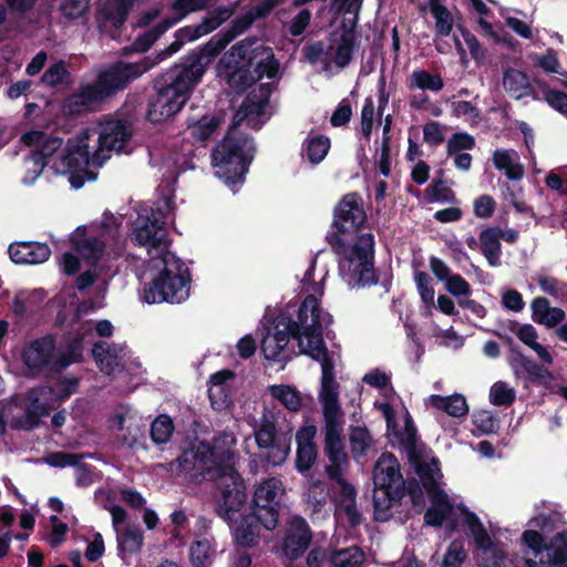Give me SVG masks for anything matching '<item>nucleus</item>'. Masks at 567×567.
Here are the masks:
<instances>
[{"instance_id": "22", "label": "nucleus", "mask_w": 567, "mask_h": 567, "mask_svg": "<svg viewBox=\"0 0 567 567\" xmlns=\"http://www.w3.org/2000/svg\"><path fill=\"white\" fill-rule=\"evenodd\" d=\"M132 136V124L127 120L112 118L101 125L99 144L102 150L121 153Z\"/></svg>"}, {"instance_id": "34", "label": "nucleus", "mask_w": 567, "mask_h": 567, "mask_svg": "<svg viewBox=\"0 0 567 567\" xmlns=\"http://www.w3.org/2000/svg\"><path fill=\"white\" fill-rule=\"evenodd\" d=\"M70 240L73 249L85 260H99L104 251V243L97 237H87L85 227H78Z\"/></svg>"}, {"instance_id": "58", "label": "nucleus", "mask_w": 567, "mask_h": 567, "mask_svg": "<svg viewBox=\"0 0 567 567\" xmlns=\"http://www.w3.org/2000/svg\"><path fill=\"white\" fill-rule=\"evenodd\" d=\"M475 147V138L466 132H456L452 134L446 144V153L452 156L461 151L473 150Z\"/></svg>"}, {"instance_id": "13", "label": "nucleus", "mask_w": 567, "mask_h": 567, "mask_svg": "<svg viewBox=\"0 0 567 567\" xmlns=\"http://www.w3.org/2000/svg\"><path fill=\"white\" fill-rule=\"evenodd\" d=\"M254 435L257 446L260 450H268L266 458L270 464L277 466L286 461L290 452V437L277 435V426L272 415H262Z\"/></svg>"}, {"instance_id": "47", "label": "nucleus", "mask_w": 567, "mask_h": 567, "mask_svg": "<svg viewBox=\"0 0 567 567\" xmlns=\"http://www.w3.org/2000/svg\"><path fill=\"white\" fill-rule=\"evenodd\" d=\"M267 106L268 105L261 103L260 101L255 100L254 92H249L234 115V125H238L251 116L264 115Z\"/></svg>"}, {"instance_id": "62", "label": "nucleus", "mask_w": 567, "mask_h": 567, "mask_svg": "<svg viewBox=\"0 0 567 567\" xmlns=\"http://www.w3.org/2000/svg\"><path fill=\"white\" fill-rule=\"evenodd\" d=\"M466 558L463 544L456 540L452 542L444 555L442 567H462Z\"/></svg>"}, {"instance_id": "12", "label": "nucleus", "mask_w": 567, "mask_h": 567, "mask_svg": "<svg viewBox=\"0 0 567 567\" xmlns=\"http://www.w3.org/2000/svg\"><path fill=\"white\" fill-rule=\"evenodd\" d=\"M247 42L240 41L220 59L219 64L225 69L228 86L237 94L245 93L256 83L252 69L248 63Z\"/></svg>"}, {"instance_id": "40", "label": "nucleus", "mask_w": 567, "mask_h": 567, "mask_svg": "<svg viewBox=\"0 0 567 567\" xmlns=\"http://www.w3.org/2000/svg\"><path fill=\"white\" fill-rule=\"evenodd\" d=\"M365 560V554L359 546L333 550L329 561L333 567H361Z\"/></svg>"}, {"instance_id": "24", "label": "nucleus", "mask_w": 567, "mask_h": 567, "mask_svg": "<svg viewBox=\"0 0 567 567\" xmlns=\"http://www.w3.org/2000/svg\"><path fill=\"white\" fill-rule=\"evenodd\" d=\"M91 329L81 328L74 333L65 334V346L58 351L54 357L53 373H61L73 363L82 362L83 360V343L86 333Z\"/></svg>"}, {"instance_id": "2", "label": "nucleus", "mask_w": 567, "mask_h": 567, "mask_svg": "<svg viewBox=\"0 0 567 567\" xmlns=\"http://www.w3.org/2000/svg\"><path fill=\"white\" fill-rule=\"evenodd\" d=\"M373 507L375 519L384 522L390 509L408 493L413 507L420 513L425 506V498L416 478L406 483L400 471V464L392 453H382L373 468Z\"/></svg>"}, {"instance_id": "41", "label": "nucleus", "mask_w": 567, "mask_h": 567, "mask_svg": "<svg viewBox=\"0 0 567 567\" xmlns=\"http://www.w3.org/2000/svg\"><path fill=\"white\" fill-rule=\"evenodd\" d=\"M130 11L128 0H106L102 8L101 14L115 29L123 27Z\"/></svg>"}, {"instance_id": "14", "label": "nucleus", "mask_w": 567, "mask_h": 567, "mask_svg": "<svg viewBox=\"0 0 567 567\" xmlns=\"http://www.w3.org/2000/svg\"><path fill=\"white\" fill-rule=\"evenodd\" d=\"M296 312L297 318L293 319L289 312L281 311L278 315L276 327L278 329L280 326H282L286 329H289L292 339L300 341L302 344L301 331L306 330V327H309L310 323H315V321L322 323V308L320 306L319 299L313 293H311L303 299Z\"/></svg>"}, {"instance_id": "33", "label": "nucleus", "mask_w": 567, "mask_h": 567, "mask_svg": "<svg viewBox=\"0 0 567 567\" xmlns=\"http://www.w3.org/2000/svg\"><path fill=\"white\" fill-rule=\"evenodd\" d=\"M481 251L492 267L501 265L502 255V228L498 226L487 227L480 233Z\"/></svg>"}, {"instance_id": "5", "label": "nucleus", "mask_w": 567, "mask_h": 567, "mask_svg": "<svg viewBox=\"0 0 567 567\" xmlns=\"http://www.w3.org/2000/svg\"><path fill=\"white\" fill-rule=\"evenodd\" d=\"M254 138L246 133H230L212 151L216 176L228 186L241 185L254 158Z\"/></svg>"}, {"instance_id": "15", "label": "nucleus", "mask_w": 567, "mask_h": 567, "mask_svg": "<svg viewBox=\"0 0 567 567\" xmlns=\"http://www.w3.org/2000/svg\"><path fill=\"white\" fill-rule=\"evenodd\" d=\"M224 50L218 37L213 35L206 43L189 51L175 63L197 83L200 82L207 65Z\"/></svg>"}, {"instance_id": "51", "label": "nucleus", "mask_w": 567, "mask_h": 567, "mask_svg": "<svg viewBox=\"0 0 567 567\" xmlns=\"http://www.w3.org/2000/svg\"><path fill=\"white\" fill-rule=\"evenodd\" d=\"M234 377V372L230 370H220L216 373H213L209 378V382L212 383V388L208 390L209 399L212 406L215 410H223L227 406L226 400H218L215 395L214 386L217 388V391L221 393L224 391V384L227 380L231 379Z\"/></svg>"}, {"instance_id": "55", "label": "nucleus", "mask_w": 567, "mask_h": 567, "mask_svg": "<svg viewBox=\"0 0 567 567\" xmlns=\"http://www.w3.org/2000/svg\"><path fill=\"white\" fill-rule=\"evenodd\" d=\"M213 555V547L208 539L195 540L189 547V558L194 567H205Z\"/></svg>"}, {"instance_id": "31", "label": "nucleus", "mask_w": 567, "mask_h": 567, "mask_svg": "<svg viewBox=\"0 0 567 567\" xmlns=\"http://www.w3.org/2000/svg\"><path fill=\"white\" fill-rule=\"evenodd\" d=\"M223 117L217 114H204L198 120H193L187 124V132L194 143L206 145L216 134L223 123Z\"/></svg>"}, {"instance_id": "3", "label": "nucleus", "mask_w": 567, "mask_h": 567, "mask_svg": "<svg viewBox=\"0 0 567 567\" xmlns=\"http://www.w3.org/2000/svg\"><path fill=\"white\" fill-rule=\"evenodd\" d=\"M235 445L234 433L223 431L212 442L200 441L193 449L183 451L176 458L177 470L195 482L237 471L234 466Z\"/></svg>"}, {"instance_id": "27", "label": "nucleus", "mask_w": 567, "mask_h": 567, "mask_svg": "<svg viewBox=\"0 0 567 567\" xmlns=\"http://www.w3.org/2000/svg\"><path fill=\"white\" fill-rule=\"evenodd\" d=\"M301 339L302 346L300 341H297L300 353L320 362L324 360V358H332L322 337L321 322L315 321V323H310L309 327H306V330L301 331Z\"/></svg>"}, {"instance_id": "48", "label": "nucleus", "mask_w": 567, "mask_h": 567, "mask_svg": "<svg viewBox=\"0 0 567 567\" xmlns=\"http://www.w3.org/2000/svg\"><path fill=\"white\" fill-rule=\"evenodd\" d=\"M306 155L311 164L321 163L330 150V140L324 135H317L305 142Z\"/></svg>"}, {"instance_id": "6", "label": "nucleus", "mask_w": 567, "mask_h": 567, "mask_svg": "<svg viewBox=\"0 0 567 567\" xmlns=\"http://www.w3.org/2000/svg\"><path fill=\"white\" fill-rule=\"evenodd\" d=\"M374 247L372 233L359 235L349 248L344 244V252L339 255L343 256L339 269L350 287H371L379 282L374 267Z\"/></svg>"}, {"instance_id": "4", "label": "nucleus", "mask_w": 567, "mask_h": 567, "mask_svg": "<svg viewBox=\"0 0 567 567\" xmlns=\"http://www.w3.org/2000/svg\"><path fill=\"white\" fill-rule=\"evenodd\" d=\"M197 84L176 64L158 74L146 95V120L155 124L174 117L187 104Z\"/></svg>"}, {"instance_id": "61", "label": "nucleus", "mask_w": 567, "mask_h": 567, "mask_svg": "<svg viewBox=\"0 0 567 567\" xmlns=\"http://www.w3.org/2000/svg\"><path fill=\"white\" fill-rule=\"evenodd\" d=\"M415 284L422 301L426 305H434V288L432 287V278L427 272L417 271L415 274Z\"/></svg>"}, {"instance_id": "38", "label": "nucleus", "mask_w": 567, "mask_h": 567, "mask_svg": "<svg viewBox=\"0 0 567 567\" xmlns=\"http://www.w3.org/2000/svg\"><path fill=\"white\" fill-rule=\"evenodd\" d=\"M337 484L340 486L341 501L339 506L348 517L349 524L355 527L361 523V514L357 508V489L347 481Z\"/></svg>"}, {"instance_id": "29", "label": "nucleus", "mask_w": 567, "mask_h": 567, "mask_svg": "<svg viewBox=\"0 0 567 567\" xmlns=\"http://www.w3.org/2000/svg\"><path fill=\"white\" fill-rule=\"evenodd\" d=\"M357 24L358 16L355 14H353L352 19L344 18L342 21L343 32L340 35L333 56L336 65L341 69L346 68L352 60L355 47V37L353 30Z\"/></svg>"}, {"instance_id": "23", "label": "nucleus", "mask_w": 567, "mask_h": 567, "mask_svg": "<svg viewBox=\"0 0 567 567\" xmlns=\"http://www.w3.org/2000/svg\"><path fill=\"white\" fill-rule=\"evenodd\" d=\"M235 546L243 548H256L261 539L264 523L252 513L240 514L236 523L229 526Z\"/></svg>"}, {"instance_id": "42", "label": "nucleus", "mask_w": 567, "mask_h": 567, "mask_svg": "<svg viewBox=\"0 0 567 567\" xmlns=\"http://www.w3.org/2000/svg\"><path fill=\"white\" fill-rule=\"evenodd\" d=\"M444 82L440 74H432L426 70L417 69L409 78L408 87L422 91L439 92L443 89Z\"/></svg>"}, {"instance_id": "32", "label": "nucleus", "mask_w": 567, "mask_h": 567, "mask_svg": "<svg viewBox=\"0 0 567 567\" xmlns=\"http://www.w3.org/2000/svg\"><path fill=\"white\" fill-rule=\"evenodd\" d=\"M508 329L516 334L519 341L534 350L543 362L547 364L553 363L554 359L550 352L543 344L537 342L538 334L533 324H519L517 321L511 320L508 322Z\"/></svg>"}, {"instance_id": "36", "label": "nucleus", "mask_w": 567, "mask_h": 567, "mask_svg": "<svg viewBox=\"0 0 567 567\" xmlns=\"http://www.w3.org/2000/svg\"><path fill=\"white\" fill-rule=\"evenodd\" d=\"M430 499L431 506L424 513V523L432 527H441L444 520L452 515L453 505L446 493L430 497Z\"/></svg>"}, {"instance_id": "8", "label": "nucleus", "mask_w": 567, "mask_h": 567, "mask_svg": "<svg viewBox=\"0 0 567 567\" xmlns=\"http://www.w3.org/2000/svg\"><path fill=\"white\" fill-rule=\"evenodd\" d=\"M210 481L216 483L217 488L215 513L231 526L239 518L248 499L245 481L238 471L223 473Z\"/></svg>"}, {"instance_id": "52", "label": "nucleus", "mask_w": 567, "mask_h": 567, "mask_svg": "<svg viewBox=\"0 0 567 567\" xmlns=\"http://www.w3.org/2000/svg\"><path fill=\"white\" fill-rule=\"evenodd\" d=\"M537 284L542 291L558 299L567 301V282L555 277L539 276Z\"/></svg>"}, {"instance_id": "59", "label": "nucleus", "mask_w": 567, "mask_h": 567, "mask_svg": "<svg viewBox=\"0 0 567 567\" xmlns=\"http://www.w3.org/2000/svg\"><path fill=\"white\" fill-rule=\"evenodd\" d=\"M522 545L528 548L534 556H538L544 550H548V545L544 536L534 529H526L522 534Z\"/></svg>"}, {"instance_id": "43", "label": "nucleus", "mask_w": 567, "mask_h": 567, "mask_svg": "<svg viewBox=\"0 0 567 567\" xmlns=\"http://www.w3.org/2000/svg\"><path fill=\"white\" fill-rule=\"evenodd\" d=\"M441 1L442 0H429V7L435 19L436 34L439 37H449L453 30V17Z\"/></svg>"}, {"instance_id": "44", "label": "nucleus", "mask_w": 567, "mask_h": 567, "mask_svg": "<svg viewBox=\"0 0 567 567\" xmlns=\"http://www.w3.org/2000/svg\"><path fill=\"white\" fill-rule=\"evenodd\" d=\"M175 425L172 417L167 414H159L151 424V440L156 445L166 444L171 441Z\"/></svg>"}, {"instance_id": "63", "label": "nucleus", "mask_w": 567, "mask_h": 567, "mask_svg": "<svg viewBox=\"0 0 567 567\" xmlns=\"http://www.w3.org/2000/svg\"><path fill=\"white\" fill-rule=\"evenodd\" d=\"M89 3L90 0H62L60 11L66 19L75 20L87 11Z\"/></svg>"}, {"instance_id": "17", "label": "nucleus", "mask_w": 567, "mask_h": 567, "mask_svg": "<svg viewBox=\"0 0 567 567\" xmlns=\"http://www.w3.org/2000/svg\"><path fill=\"white\" fill-rule=\"evenodd\" d=\"M56 350V338L48 333L31 341L22 353L23 363L34 374L43 372L53 373L54 352Z\"/></svg>"}, {"instance_id": "45", "label": "nucleus", "mask_w": 567, "mask_h": 567, "mask_svg": "<svg viewBox=\"0 0 567 567\" xmlns=\"http://www.w3.org/2000/svg\"><path fill=\"white\" fill-rule=\"evenodd\" d=\"M349 441L354 457L365 455L374 442L370 431L360 425L350 427Z\"/></svg>"}, {"instance_id": "21", "label": "nucleus", "mask_w": 567, "mask_h": 567, "mask_svg": "<svg viewBox=\"0 0 567 567\" xmlns=\"http://www.w3.org/2000/svg\"><path fill=\"white\" fill-rule=\"evenodd\" d=\"M499 339H503L508 344L511 355L508 357V364L513 369L517 378L520 377L522 372L527 374V379L530 382H539L549 375V371L538 364L535 360L526 357L519 346L514 343V340L509 336L497 333Z\"/></svg>"}, {"instance_id": "54", "label": "nucleus", "mask_w": 567, "mask_h": 567, "mask_svg": "<svg viewBox=\"0 0 567 567\" xmlns=\"http://www.w3.org/2000/svg\"><path fill=\"white\" fill-rule=\"evenodd\" d=\"M70 72L63 61L50 65L41 76V82L50 87H55L68 81Z\"/></svg>"}, {"instance_id": "19", "label": "nucleus", "mask_w": 567, "mask_h": 567, "mask_svg": "<svg viewBox=\"0 0 567 567\" xmlns=\"http://www.w3.org/2000/svg\"><path fill=\"white\" fill-rule=\"evenodd\" d=\"M312 540V532L302 516H293L287 525L282 553L291 560L301 557Z\"/></svg>"}, {"instance_id": "30", "label": "nucleus", "mask_w": 567, "mask_h": 567, "mask_svg": "<svg viewBox=\"0 0 567 567\" xmlns=\"http://www.w3.org/2000/svg\"><path fill=\"white\" fill-rule=\"evenodd\" d=\"M324 426V451L330 462L334 460H348L342 444V419H326Z\"/></svg>"}, {"instance_id": "56", "label": "nucleus", "mask_w": 567, "mask_h": 567, "mask_svg": "<svg viewBox=\"0 0 567 567\" xmlns=\"http://www.w3.org/2000/svg\"><path fill=\"white\" fill-rule=\"evenodd\" d=\"M491 402L496 406H509L515 401V390L506 382H495L489 392Z\"/></svg>"}, {"instance_id": "39", "label": "nucleus", "mask_w": 567, "mask_h": 567, "mask_svg": "<svg viewBox=\"0 0 567 567\" xmlns=\"http://www.w3.org/2000/svg\"><path fill=\"white\" fill-rule=\"evenodd\" d=\"M431 402L434 408L444 411L447 415L453 417H462L468 412L466 400L461 394H453L449 396L433 394L431 395Z\"/></svg>"}, {"instance_id": "18", "label": "nucleus", "mask_w": 567, "mask_h": 567, "mask_svg": "<svg viewBox=\"0 0 567 567\" xmlns=\"http://www.w3.org/2000/svg\"><path fill=\"white\" fill-rule=\"evenodd\" d=\"M247 42L248 63L252 69L255 81L261 80L264 76L268 79L276 78L279 71V61L270 47L259 43L255 37L244 40Z\"/></svg>"}, {"instance_id": "1", "label": "nucleus", "mask_w": 567, "mask_h": 567, "mask_svg": "<svg viewBox=\"0 0 567 567\" xmlns=\"http://www.w3.org/2000/svg\"><path fill=\"white\" fill-rule=\"evenodd\" d=\"M165 221L152 210L150 216L138 217L134 227V240L141 247L158 251L152 257V279L144 284L143 300L153 303H182L189 297L192 276L185 262L167 248Z\"/></svg>"}, {"instance_id": "46", "label": "nucleus", "mask_w": 567, "mask_h": 567, "mask_svg": "<svg viewBox=\"0 0 567 567\" xmlns=\"http://www.w3.org/2000/svg\"><path fill=\"white\" fill-rule=\"evenodd\" d=\"M269 392L274 399L280 401V403L289 411L296 412L301 408V398L299 392L290 385H271L269 388Z\"/></svg>"}, {"instance_id": "20", "label": "nucleus", "mask_w": 567, "mask_h": 567, "mask_svg": "<svg viewBox=\"0 0 567 567\" xmlns=\"http://www.w3.org/2000/svg\"><path fill=\"white\" fill-rule=\"evenodd\" d=\"M384 416L386 421L388 434L398 439L400 445L408 451L409 461L415 463L419 461V452L416 451L417 430L412 416L406 413L404 417V430H400L395 421L392 408L384 404Z\"/></svg>"}, {"instance_id": "60", "label": "nucleus", "mask_w": 567, "mask_h": 567, "mask_svg": "<svg viewBox=\"0 0 567 567\" xmlns=\"http://www.w3.org/2000/svg\"><path fill=\"white\" fill-rule=\"evenodd\" d=\"M473 424L483 434H493L499 429L498 420L489 411L475 412L473 414Z\"/></svg>"}, {"instance_id": "37", "label": "nucleus", "mask_w": 567, "mask_h": 567, "mask_svg": "<svg viewBox=\"0 0 567 567\" xmlns=\"http://www.w3.org/2000/svg\"><path fill=\"white\" fill-rule=\"evenodd\" d=\"M462 513L463 523L468 527L476 547L483 551L489 550L494 544L480 517L466 507L462 509Z\"/></svg>"}, {"instance_id": "26", "label": "nucleus", "mask_w": 567, "mask_h": 567, "mask_svg": "<svg viewBox=\"0 0 567 567\" xmlns=\"http://www.w3.org/2000/svg\"><path fill=\"white\" fill-rule=\"evenodd\" d=\"M8 252L12 262L17 265H37L47 261L51 249L47 244L37 241H22L11 244Z\"/></svg>"}, {"instance_id": "50", "label": "nucleus", "mask_w": 567, "mask_h": 567, "mask_svg": "<svg viewBox=\"0 0 567 567\" xmlns=\"http://www.w3.org/2000/svg\"><path fill=\"white\" fill-rule=\"evenodd\" d=\"M416 473L419 474L423 488L427 492L430 497L439 496V494L445 493L437 484L433 470L430 465L421 460L419 454V461L413 463Z\"/></svg>"}, {"instance_id": "64", "label": "nucleus", "mask_w": 567, "mask_h": 567, "mask_svg": "<svg viewBox=\"0 0 567 567\" xmlns=\"http://www.w3.org/2000/svg\"><path fill=\"white\" fill-rule=\"evenodd\" d=\"M456 28L467 44L471 56L477 62L483 60L485 58V51L478 39L466 27L457 24Z\"/></svg>"}, {"instance_id": "53", "label": "nucleus", "mask_w": 567, "mask_h": 567, "mask_svg": "<svg viewBox=\"0 0 567 567\" xmlns=\"http://www.w3.org/2000/svg\"><path fill=\"white\" fill-rule=\"evenodd\" d=\"M328 495L329 492L327 489L326 483L320 478L310 476L306 493L308 503L313 505L316 508H320L326 505Z\"/></svg>"}, {"instance_id": "9", "label": "nucleus", "mask_w": 567, "mask_h": 567, "mask_svg": "<svg viewBox=\"0 0 567 567\" xmlns=\"http://www.w3.org/2000/svg\"><path fill=\"white\" fill-rule=\"evenodd\" d=\"M367 221V215L361 199L355 193L347 194L333 210L332 227L336 231L327 235V241L334 254L344 252V240L341 235L357 231Z\"/></svg>"}, {"instance_id": "7", "label": "nucleus", "mask_w": 567, "mask_h": 567, "mask_svg": "<svg viewBox=\"0 0 567 567\" xmlns=\"http://www.w3.org/2000/svg\"><path fill=\"white\" fill-rule=\"evenodd\" d=\"M157 61L144 56L138 62L117 61L101 71L94 82L89 83L99 101L103 102L123 91L134 80L153 69Z\"/></svg>"}, {"instance_id": "28", "label": "nucleus", "mask_w": 567, "mask_h": 567, "mask_svg": "<svg viewBox=\"0 0 567 567\" xmlns=\"http://www.w3.org/2000/svg\"><path fill=\"white\" fill-rule=\"evenodd\" d=\"M90 84L81 85L79 91L64 99L61 111L66 117H78L93 109V105L101 103Z\"/></svg>"}, {"instance_id": "25", "label": "nucleus", "mask_w": 567, "mask_h": 567, "mask_svg": "<svg viewBox=\"0 0 567 567\" xmlns=\"http://www.w3.org/2000/svg\"><path fill=\"white\" fill-rule=\"evenodd\" d=\"M316 434L317 427L315 425L301 426L296 433V468L299 473L308 472L317 460Z\"/></svg>"}, {"instance_id": "11", "label": "nucleus", "mask_w": 567, "mask_h": 567, "mask_svg": "<svg viewBox=\"0 0 567 567\" xmlns=\"http://www.w3.org/2000/svg\"><path fill=\"white\" fill-rule=\"evenodd\" d=\"M62 163L69 173V182L75 189L81 188L86 181H94L97 174L91 171V165L101 166L102 161L99 158L97 152L91 154L86 138L69 140Z\"/></svg>"}, {"instance_id": "35", "label": "nucleus", "mask_w": 567, "mask_h": 567, "mask_svg": "<svg viewBox=\"0 0 567 567\" xmlns=\"http://www.w3.org/2000/svg\"><path fill=\"white\" fill-rule=\"evenodd\" d=\"M503 86L505 91L516 100L525 96L536 97L535 90L532 86L527 74L523 71L512 68L505 70L503 75Z\"/></svg>"}, {"instance_id": "16", "label": "nucleus", "mask_w": 567, "mask_h": 567, "mask_svg": "<svg viewBox=\"0 0 567 567\" xmlns=\"http://www.w3.org/2000/svg\"><path fill=\"white\" fill-rule=\"evenodd\" d=\"M339 383L334 375V362L332 358L321 360L319 402L322 405L323 420L342 419V411L339 402Z\"/></svg>"}, {"instance_id": "10", "label": "nucleus", "mask_w": 567, "mask_h": 567, "mask_svg": "<svg viewBox=\"0 0 567 567\" xmlns=\"http://www.w3.org/2000/svg\"><path fill=\"white\" fill-rule=\"evenodd\" d=\"M284 494V484L277 477L266 478L256 487L249 508L264 523V529L274 530L278 526Z\"/></svg>"}, {"instance_id": "57", "label": "nucleus", "mask_w": 567, "mask_h": 567, "mask_svg": "<svg viewBox=\"0 0 567 567\" xmlns=\"http://www.w3.org/2000/svg\"><path fill=\"white\" fill-rule=\"evenodd\" d=\"M425 198L427 203H450L453 202L455 196L451 188L443 185V181H434L425 188Z\"/></svg>"}, {"instance_id": "49", "label": "nucleus", "mask_w": 567, "mask_h": 567, "mask_svg": "<svg viewBox=\"0 0 567 567\" xmlns=\"http://www.w3.org/2000/svg\"><path fill=\"white\" fill-rule=\"evenodd\" d=\"M143 540V532L138 526H127L117 538L118 550L135 554L142 548Z\"/></svg>"}]
</instances>
